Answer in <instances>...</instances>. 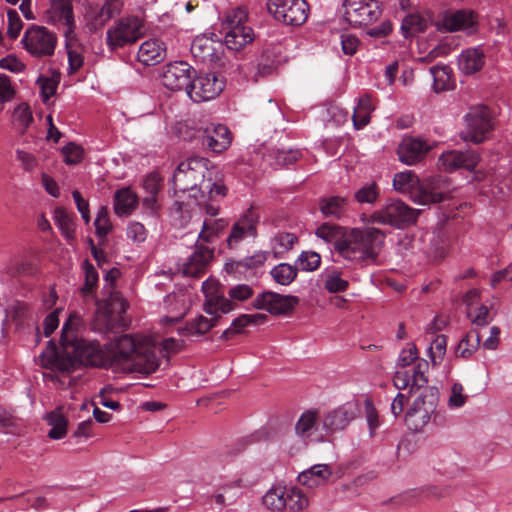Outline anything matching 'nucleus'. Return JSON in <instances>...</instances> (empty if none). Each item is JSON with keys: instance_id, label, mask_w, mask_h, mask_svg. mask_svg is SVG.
Here are the masks:
<instances>
[{"instance_id": "37", "label": "nucleus", "mask_w": 512, "mask_h": 512, "mask_svg": "<svg viewBox=\"0 0 512 512\" xmlns=\"http://www.w3.org/2000/svg\"><path fill=\"white\" fill-rule=\"evenodd\" d=\"M122 7V0H107L94 15V27H103L110 19L121 13Z\"/></svg>"}, {"instance_id": "27", "label": "nucleus", "mask_w": 512, "mask_h": 512, "mask_svg": "<svg viewBox=\"0 0 512 512\" xmlns=\"http://www.w3.org/2000/svg\"><path fill=\"white\" fill-rule=\"evenodd\" d=\"M223 313H215L209 315L210 318H207L203 315H199L196 318L188 321L185 327L179 329V332L188 337L192 336H200L207 333L211 328L217 325L221 315Z\"/></svg>"}, {"instance_id": "60", "label": "nucleus", "mask_w": 512, "mask_h": 512, "mask_svg": "<svg viewBox=\"0 0 512 512\" xmlns=\"http://www.w3.org/2000/svg\"><path fill=\"white\" fill-rule=\"evenodd\" d=\"M32 119V113L27 105L20 104L15 108L13 112V122L21 132L26 130Z\"/></svg>"}, {"instance_id": "26", "label": "nucleus", "mask_w": 512, "mask_h": 512, "mask_svg": "<svg viewBox=\"0 0 512 512\" xmlns=\"http://www.w3.org/2000/svg\"><path fill=\"white\" fill-rule=\"evenodd\" d=\"M485 64V55L481 48H468L458 56L459 69L467 74H474L482 69Z\"/></svg>"}, {"instance_id": "42", "label": "nucleus", "mask_w": 512, "mask_h": 512, "mask_svg": "<svg viewBox=\"0 0 512 512\" xmlns=\"http://www.w3.org/2000/svg\"><path fill=\"white\" fill-rule=\"evenodd\" d=\"M46 421L52 427L48 433L50 438L61 439L66 435L68 422L60 408L47 414Z\"/></svg>"}, {"instance_id": "38", "label": "nucleus", "mask_w": 512, "mask_h": 512, "mask_svg": "<svg viewBox=\"0 0 512 512\" xmlns=\"http://www.w3.org/2000/svg\"><path fill=\"white\" fill-rule=\"evenodd\" d=\"M419 185H421V181L412 171L399 172L394 175L393 187L400 193H411L413 197Z\"/></svg>"}, {"instance_id": "43", "label": "nucleus", "mask_w": 512, "mask_h": 512, "mask_svg": "<svg viewBox=\"0 0 512 512\" xmlns=\"http://www.w3.org/2000/svg\"><path fill=\"white\" fill-rule=\"evenodd\" d=\"M298 238L293 233L280 232L277 233L271 240V248L275 258H281L283 255L292 249Z\"/></svg>"}, {"instance_id": "55", "label": "nucleus", "mask_w": 512, "mask_h": 512, "mask_svg": "<svg viewBox=\"0 0 512 512\" xmlns=\"http://www.w3.org/2000/svg\"><path fill=\"white\" fill-rule=\"evenodd\" d=\"M83 270L85 275V283L82 287V293L85 297H87L92 295L94 289L97 287L99 276L93 264H91L88 260L84 261Z\"/></svg>"}, {"instance_id": "45", "label": "nucleus", "mask_w": 512, "mask_h": 512, "mask_svg": "<svg viewBox=\"0 0 512 512\" xmlns=\"http://www.w3.org/2000/svg\"><path fill=\"white\" fill-rule=\"evenodd\" d=\"M214 42L207 37H196L191 44V52L195 58L201 61L214 59Z\"/></svg>"}, {"instance_id": "39", "label": "nucleus", "mask_w": 512, "mask_h": 512, "mask_svg": "<svg viewBox=\"0 0 512 512\" xmlns=\"http://www.w3.org/2000/svg\"><path fill=\"white\" fill-rule=\"evenodd\" d=\"M309 505L308 497L297 487L285 488V509L301 512Z\"/></svg>"}, {"instance_id": "31", "label": "nucleus", "mask_w": 512, "mask_h": 512, "mask_svg": "<svg viewBox=\"0 0 512 512\" xmlns=\"http://www.w3.org/2000/svg\"><path fill=\"white\" fill-rule=\"evenodd\" d=\"M242 486L240 479L223 484L218 490L210 496L220 509L233 505L239 498V490Z\"/></svg>"}, {"instance_id": "11", "label": "nucleus", "mask_w": 512, "mask_h": 512, "mask_svg": "<svg viewBox=\"0 0 512 512\" xmlns=\"http://www.w3.org/2000/svg\"><path fill=\"white\" fill-rule=\"evenodd\" d=\"M267 8L277 21L286 25L299 26L308 18L305 0H268Z\"/></svg>"}, {"instance_id": "15", "label": "nucleus", "mask_w": 512, "mask_h": 512, "mask_svg": "<svg viewBox=\"0 0 512 512\" xmlns=\"http://www.w3.org/2000/svg\"><path fill=\"white\" fill-rule=\"evenodd\" d=\"M356 405L345 403L335 409L320 413L325 441L334 433L343 431L356 416Z\"/></svg>"}, {"instance_id": "46", "label": "nucleus", "mask_w": 512, "mask_h": 512, "mask_svg": "<svg viewBox=\"0 0 512 512\" xmlns=\"http://www.w3.org/2000/svg\"><path fill=\"white\" fill-rule=\"evenodd\" d=\"M262 503L273 512L283 511L285 509V487L274 486L269 489L263 496Z\"/></svg>"}, {"instance_id": "63", "label": "nucleus", "mask_w": 512, "mask_h": 512, "mask_svg": "<svg viewBox=\"0 0 512 512\" xmlns=\"http://www.w3.org/2000/svg\"><path fill=\"white\" fill-rule=\"evenodd\" d=\"M7 18H8L7 35L11 39H16L19 36L20 31L22 30L23 22L20 19L18 12L14 9H9L7 11Z\"/></svg>"}, {"instance_id": "24", "label": "nucleus", "mask_w": 512, "mask_h": 512, "mask_svg": "<svg viewBox=\"0 0 512 512\" xmlns=\"http://www.w3.org/2000/svg\"><path fill=\"white\" fill-rule=\"evenodd\" d=\"M432 146L425 140L416 137H404L397 147L399 160L406 165L421 162Z\"/></svg>"}, {"instance_id": "10", "label": "nucleus", "mask_w": 512, "mask_h": 512, "mask_svg": "<svg viewBox=\"0 0 512 512\" xmlns=\"http://www.w3.org/2000/svg\"><path fill=\"white\" fill-rule=\"evenodd\" d=\"M21 43L34 57H50L57 46V36L44 26L33 25L25 31Z\"/></svg>"}, {"instance_id": "17", "label": "nucleus", "mask_w": 512, "mask_h": 512, "mask_svg": "<svg viewBox=\"0 0 512 512\" xmlns=\"http://www.w3.org/2000/svg\"><path fill=\"white\" fill-rule=\"evenodd\" d=\"M224 85V80L214 73L200 74L192 80L188 95L194 102L209 101L223 91Z\"/></svg>"}, {"instance_id": "56", "label": "nucleus", "mask_w": 512, "mask_h": 512, "mask_svg": "<svg viewBox=\"0 0 512 512\" xmlns=\"http://www.w3.org/2000/svg\"><path fill=\"white\" fill-rule=\"evenodd\" d=\"M296 264L297 270L314 271L321 264V256L314 251H304L299 255Z\"/></svg>"}, {"instance_id": "57", "label": "nucleus", "mask_w": 512, "mask_h": 512, "mask_svg": "<svg viewBox=\"0 0 512 512\" xmlns=\"http://www.w3.org/2000/svg\"><path fill=\"white\" fill-rule=\"evenodd\" d=\"M447 338L445 335H437L428 349L433 365H437L446 353Z\"/></svg>"}, {"instance_id": "16", "label": "nucleus", "mask_w": 512, "mask_h": 512, "mask_svg": "<svg viewBox=\"0 0 512 512\" xmlns=\"http://www.w3.org/2000/svg\"><path fill=\"white\" fill-rule=\"evenodd\" d=\"M299 303V298L293 295H281L272 291H265L253 300V307L265 310L271 315H286Z\"/></svg>"}, {"instance_id": "12", "label": "nucleus", "mask_w": 512, "mask_h": 512, "mask_svg": "<svg viewBox=\"0 0 512 512\" xmlns=\"http://www.w3.org/2000/svg\"><path fill=\"white\" fill-rule=\"evenodd\" d=\"M452 190V183L448 177L432 176L421 182L414 193L413 201L420 205L440 203L450 196Z\"/></svg>"}, {"instance_id": "28", "label": "nucleus", "mask_w": 512, "mask_h": 512, "mask_svg": "<svg viewBox=\"0 0 512 512\" xmlns=\"http://www.w3.org/2000/svg\"><path fill=\"white\" fill-rule=\"evenodd\" d=\"M166 56L163 43L157 39H149L143 42L138 50V60L144 65H154L162 61Z\"/></svg>"}, {"instance_id": "6", "label": "nucleus", "mask_w": 512, "mask_h": 512, "mask_svg": "<svg viewBox=\"0 0 512 512\" xmlns=\"http://www.w3.org/2000/svg\"><path fill=\"white\" fill-rule=\"evenodd\" d=\"M205 295L204 311L208 315L215 313L227 314L237 308L238 302H244L254 294L253 288L247 284H238L228 290V297L221 290L215 279H207L202 283Z\"/></svg>"}, {"instance_id": "20", "label": "nucleus", "mask_w": 512, "mask_h": 512, "mask_svg": "<svg viewBox=\"0 0 512 512\" xmlns=\"http://www.w3.org/2000/svg\"><path fill=\"white\" fill-rule=\"evenodd\" d=\"M48 23L63 26L67 44L75 38V21L70 0H51L46 12Z\"/></svg>"}, {"instance_id": "9", "label": "nucleus", "mask_w": 512, "mask_h": 512, "mask_svg": "<svg viewBox=\"0 0 512 512\" xmlns=\"http://www.w3.org/2000/svg\"><path fill=\"white\" fill-rule=\"evenodd\" d=\"M465 128L460 137L465 142L479 144L485 141L492 130L491 113L484 105L473 106L464 117Z\"/></svg>"}, {"instance_id": "22", "label": "nucleus", "mask_w": 512, "mask_h": 512, "mask_svg": "<svg viewBox=\"0 0 512 512\" xmlns=\"http://www.w3.org/2000/svg\"><path fill=\"white\" fill-rule=\"evenodd\" d=\"M480 155L475 150H451L444 152L438 158V167L446 172L457 169L472 171L478 165Z\"/></svg>"}, {"instance_id": "5", "label": "nucleus", "mask_w": 512, "mask_h": 512, "mask_svg": "<svg viewBox=\"0 0 512 512\" xmlns=\"http://www.w3.org/2000/svg\"><path fill=\"white\" fill-rule=\"evenodd\" d=\"M385 233L374 227L353 228L344 234L337 245V253L356 263L374 262L384 245Z\"/></svg>"}, {"instance_id": "59", "label": "nucleus", "mask_w": 512, "mask_h": 512, "mask_svg": "<svg viewBox=\"0 0 512 512\" xmlns=\"http://www.w3.org/2000/svg\"><path fill=\"white\" fill-rule=\"evenodd\" d=\"M94 225L98 237L104 238L110 233L112 224L106 207L102 206L99 208Z\"/></svg>"}, {"instance_id": "32", "label": "nucleus", "mask_w": 512, "mask_h": 512, "mask_svg": "<svg viewBox=\"0 0 512 512\" xmlns=\"http://www.w3.org/2000/svg\"><path fill=\"white\" fill-rule=\"evenodd\" d=\"M138 197L130 188H122L115 193L114 211L118 216H128L137 207Z\"/></svg>"}, {"instance_id": "34", "label": "nucleus", "mask_w": 512, "mask_h": 512, "mask_svg": "<svg viewBox=\"0 0 512 512\" xmlns=\"http://www.w3.org/2000/svg\"><path fill=\"white\" fill-rule=\"evenodd\" d=\"M162 187V179L160 176L153 172L146 176L143 181V189L147 195L143 198V205L151 210L155 211L157 208V195Z\"/></svg>"}, {"instance_id": "40", "label": "nucleus", "mask_w": 512, "mask_h": 512, "mask_svg": "<svg viewBox=\"0 0 512 512\" xmlns=\"http://www.w3.org/2000/svg\"><path fill=\"white\" fill-rule=\"evenodd\" d=\"M54 220L62 235L72 241L75 238V222L73 215L66 209L58 207L54 211Z\"/></svg>"}, {"instance_id": "35", "label": "nucleus", "mask_w": 512, "mask_h": 512, "mask_svg": "<svg viewBox=\"0 0 512 512\" xmlns=\"http://www.w3.org/2000/svg\"><path fill=\"white\" fill-rule=\"evenodd\" d=\"M375 105L368 95L361 96L354 108L352 120L356 129H362L370 122L371 113L374 111Z\"/></svg>"}, {"instance_id": "58", "label": "nucleus", "mask_w": 512, "mask_h": 512, "mask_svg": "<svg viewBox=\"0 0 512 512\" xmlns=\"http://www.w3.org/2000/svg\"><path fill=\"white\" fill-rule=\"evenodd\" d=\"M324 287L331 293L344 292L348 288V281L341 278L338 271H331L326 274Z\"/></svg>"}, {"instance_id": "19", "label": "nucleus", "mask_w": 512, "mask_h": 512, "mask_svg": "<svg viewBox=\"0 0 512 512\" xmlns=\"http://www.w3.org/2000/svg\"><path fill=\"white\" fill-rule=\"evenodd\" d=\"M320 411L317 409L305 410L295 423L296 436L304 443L324 442V432L321 427Z\"/></svg>"}, {"instance_id": "14", "label": "nucleus", "mask_w": 512, "mask_h": 512, "mask_svg": "<svg viewBox=\"0 0 512 512\" xmlns=\"http://www.w3.org/2000/svg\"><path fill=\"white\" fill-rule=\"evenodd\" d=\"M214 252L213 247L196 241L192 253L182 262L179 270L186 277H202L214 260Z\"/></svg>"}, {"instance_id": "29", "label": "nucleus", "mask_w": 512, "mask_h": 512, "mask_svg": "<svg viewBox=\"0 0 512 512\" xmlns=\"http://www.w3.org/2000/svg\"><path fill=\"white\" fill-rule=\"evenodd\" d=\"M221 33L224 35V43L227 48L235 51L244 48L255 39L254 31L249 25Z\"/></svg>"}, {"instance_id": "33", "label": "nucleus", "mask_w": 512, "mask_h": 512, "mask_svg": "<svg viewBox=\"0 0 512 512\" xmlns=\"http://www.w3.org/2000/svg\"><path fill=\"white\" fill-rule=\"evenodd\" d=\"M347 205L345 197L329 196L320 200L319 209L326 218L340 219L345 214Z\"/></svg>"}, {"instance_id": "51", "label": "nucleus", "mask_w": 512, "mask_h": 512, "mask_svg": "<svg viewBox=\"0 0 512 512\" xmlns=\"http://www.w3.org/2000/svg\"><path fill=\"white\" fill-rule=\"evenodd\" d=\"M430 73L434 79V88L436 91L450 89L451 86V69L447 66H433Z\"/></svg>"}, {"instance_id": "49", "label": "nucleus", "mask_w": 512, "mask_h": 512, "mask_svg": "<svg viewBox=\"0 0 512 512\" xmlns=\"http://www.w3.org/2000/svg\"><path fill=\"white\" fill-rule=\"evenodd\" d=\"M81 325L82 319L80 315L76 312L71 313L62 327L60 338L61 346L70 341H73L74 339L79 338L76 332Z\"/></svg>"}, {"instance_id": "41", "label": "nucleus", "mask_w": 512, "mask_h": 512, "mask_svg": "<svg viewBox=\"0 0 512 512\" xmlns=\"http://www.w3.org/2000/svg\"><path fill=\"white\" fill-rule=\"evenodd\" d=\"M481 341V336L476 328H472L467 334L460 340L456 354L462 358H469L472 354L477 351Z\"/></svg>"}, {"instance_id": "61", "label": "nucleus", "mask_w": 512, "mask_h": 512, "mask_svg": "<svg viewBox=\"0 0 512 512\" xmlns=\"http://www.w3.org/2000/svg\"><path fill=\"white\" fill-rule=\"evenodd\" d=\"M59 79V74H54L52 77L41 76L38 78L37 83L40 85L41 94L45 102L55 94Z\"/></svg>"}, {"instance_id": "64", "label": "nucleus", "mask_w": 512, "mask_h": 512, "mask_svg": "<svg viewBox=\"0 0 512 512\" xmlns=\"http://www.w3.org/2000/svg\"><path fill=\"white\" fill-rule=\"evenodd\" d=\"M302 156L299 150H279L275 154L276 163L288 167L298 161Z\"/></svg>"}, {"instance_id": "21", "label": "nucleus", "mask_w": 512, "mask_h": 512, "mask_svg": "<svg viewBox=\"0 0 512 512\" xmlns=\"http://www.w3.org/2000/svg\"><path fill=\"white\" fill-rule=\"evenodd\" d=\"M476 25L475 13L467 9L447 11L436 22V26L440 31H466L469 34L476 30Z\"/></svg>"}, {"instance_id": "48", "label": "nucleus", "mask_w": 512, "mask_h": 512, "mask_svg": "<svg viewBox=\"0 0 512 512\" xmlns=\"http://www.w3.org/2000/svg\"><path fill=\"white\" fill-rule=\"evenodd\" d=\"M297 272V267L288 263H280L272 268L270 274L276 283L289 285L297 277Z\"/></svg>"}, {"instance_id": "54", "label": "nucleus", "mask_w": 512, "mask_h": 512, "mask_svg": "<svg viewBox=\"0 0 512 512\" xmlns=\"http://www.w3.org/2000/svg\"><path fill=\"white\" fill-rule=\"evenodd\" d=\"M467 315L471 319L472 325L476 327H484L492 320L489 307L484 304L471 307L470 310L467 311Z\"/></svg>"}, {"instance_id": "47", "label": "nucleus", "mask_w": 512, "mask_h": 512, "mask_svg": "<svg viewBox=\"0 0 512 512\" xmlns=\"http://www.w3.org/2000/svg\"><path fill=\"white\" fill-rule=\"evenodd\" d=\"M248 14L241 7L234 8L227 12L221 24V32L247 26Z\"/></svg>"}, {"instance_id": "36", "label": "nucleus", "mask_w": 512, "mask_h": 512, "mask_svg": "<svg viewBox=\"0 0 512 512\" xmlns=\"http://www.w3.org/2000/svg\"><path fill=\"white\" fill-rule=\"evenodd\" d=\"M228 223L224 219H206L202 230L198 235L197 241L209 245L212 244L227 227Z\"/></svg>"}, {"instance_id": "50", "label": "nucleus", "mask_w": 512, "mask_h": 512, "mask_svg": "<svg viewBox=\"0 0 512 512\" xmlns=\"http://www.w3.org/2000/svg\"><path fill=\"white\" fill-rule=\"evenodd\" d=\"M418 357L417 347L413 344H409L406 348H404L398 358V366L399 370L409 371L410 375L413 374L414 367L417 365L419 361H421Z\"/></svg>"}, {"instance_id": "62", "label": "nucleus", "mask_w": 512, "mask_h": 512, "mask_svg": "<svg viewBox=\"0 0 512 512\" xmlns=\"http://www.w3.org/2000/svg\"><path fill=\"white\" fill-rule=\"evenodd\" d=\"M64 161L68 165H75L82 161L84 151L81 146L69 143L62 148Z\"/></svg>"}, {"instance_id": "52", "label": "nucleus", "mask_w": 512, "mask_h": 512, "mask_svg": "<svg viewBox=\"0 0 512 512\" xmlns=\"http://www.w3.org/2000/svg\"><path fill=\"white\" fill-rule=\"evenodd\" d=\"M380 195V189L375 182L367 183L354 193L355 200L360 204H374Z\"/></svg>"}, {"instance_id": "7", "label": "nucleus", "mask_w": 512, "mask_h": 512, "mask_svg": "<svg viewBox=\"0 0 512 512\" xmlns=\"http://www.w3.org/2000/svg\"><path fill=\"white\" fill-rule=\"evenodd\" d=\"M144 23L136 16L123 17L117 20L106 31V45L115 51L138 41L144 35Z\"/></svg>"}, {"instance_id": "13", "label": "nucleus", "mask_w": 512, "mask_h": 512, "mask_svg": "<svg viewBox=\"0 0 512 512\" xmlns=\"http://www.w3.org/2000/svg\"><path fill=\"white\" fill-rule=\"evenodd\" d=\"M381 15L376 0H345L344 19L353 27L371 24Z\"/></svg>"}, {"instance_id": "44", "label": "nucleus", "mask_w": 512, "mask_h": 512, "mask_svg": "<svg viewBox=\"0 0 512 512\" xmlns=\"http://www.w3.org/2000/svg\"><path fill=\"white\" fill-rule=\"evenodd\" d=\"M347 231L348 230H345L338 225L324 223L317 228L315 234L326 243H333L334 249L337 252V245L344 239V234H346Z\"/></svg>"}, {"instance_id": "53", "label": "nucleus", "mask_w": 512, "mask_h": 512, "mask_svg": "<svg viewBox=\"0 0 512 512\" xmlns=\"http://www.w3.org/2000/svg\"><path fill=\"white\" fill-rule=\"evenodd\" d=\"M401 28L406 35H414L426 30L427 21L421 15L410 14L404 18Z\"/></svg>"}, {"instance_id": "3", "label": "nucleus", "mask_w": 512, "mask_h": 512, "mask_svg": "<svg viewBox=\"0 0 512 512\" xmlns=\"http://www.w3.org/2000/svg\"><path fill=\"white\" fill-rule=\"evenodd\" d=\"M105 347L99 342L77 338L61 346V351L51 349L41 354L43 367L61 373H70L79 366L105 368Z\"/></svg>"}, {"instance_id": "23", "label": "nucleus", "mask_w": 512, "mask_h": 512, "mask_svg": "<svg viewBox=\"0 0 512 512\" xmlns=\"http://www.w3.org/2000/svg\"><path fill=\"white\" fill-rule=\"evenodd\" d=\"M259 214L253 207L247 209L244 214L235 222L227 238V246L230 249L236 248L241 241L247 237H256Z\"/></svg>"}, {"instance_id": "1", "label": "nucleus", "mask_w": 512, "mask_h": 512, "mask_svg": "<svg viewBox=\"0 0 512 512\" xmlns=\"http://www.w3.org/2000/svg\"><path fill=\"white\" fill-rule=\"evenodd\" d=\"M105 368L116 372L151 374L160 361L153 342L146 337L122 335L105 346Z\"/></svg>"}, {"instance_id": "2", "label": "nucleus", "mask_w": 512, "mask_h": 512, "mask_svg": "<svg viewBox=\"0 0 512 512\" xmlns=\"http://www.w3.org/2000/svg\"><path fill=\"white\" fill-rule=\"evenodd\" d=\"M428 370V362L421 360L414 367L412 375L409 371L397 370L393 377V384L398 390L409 387L410 393L420 391L405 418L409 429L414 431L422 430L430 422L438 404V389L428 386Z\"/></svg>"}, {"instance_id": "18", "label": "nucleus", "mask_w": 512, "mask_h": 512, "mask_svg": "<svg viewBox=\"0 0 512 512\" xmlns=\"http://www.w3.org/2000/svg\"><path fill=\"white\" fill-rule=\"evenodd\" d=\"M195 70L184 61L166 64L161 74L162 84L169 90H189Z\"/></svg>"}, {"instance_id": "30", "label": "nucleus", "mask_w": 512, "mask_h": 512, "mask_svg": "<svg viewBox=\"0 0 512 512\" xmlns=\"http://www.w3.org/2000/svg\"><path fill=\"white\" fill-rule=\"evenodd\" d=\"M332 470L327 464H316L298 476L300 484L309 488L321 486L331 477Z\"/></svg>"}, {"instance_id": "4", "label": "nucleus", "mask_w": 512, "mask_h": 512, "mask_svg": "<svg viewBox=\"0 0 512 512\" xmlns=\"http://www.w3.org/2000/svg\"><path fill=\"white\" fill-rule=\"evenodd\" d=\"M209 160L202 157H192L182 161L173 174L174 189L180 192L191 191L200 194V201L213 193L224 197L227 192L225 185L214 179L215 171L209 168Z\"/></svg>"}, {"instance_id": "25", "label": "nucleus", "mask_w": 512, "mask_h": 512, "mask_svg": "<svg viewBox=\"0 0 512 512\" xmlns=\"http://www.w3.org/2000/svg\"><path fill=\"white\" fill-rule=\"evenodd\" d=\"M201 143L215 153H221L231 144L229 129L222 124H210L201 132Z\"/></svg>"}, {"instance_id": "8", "label": "nucleus", "mask_w": 512, "mask_h": 512, "mask_svg": "<svg viewBox=\"0 0 512 512\" xmlns=\"http://www.w3.org/2000/svg\"><path fill=\"white\" fill-rule=\"evenodd\" d=\"M419 210L409 207L401 200H392L370 215L369 222L404 228L416 222Z\"/></svg>"}]
</instances>
